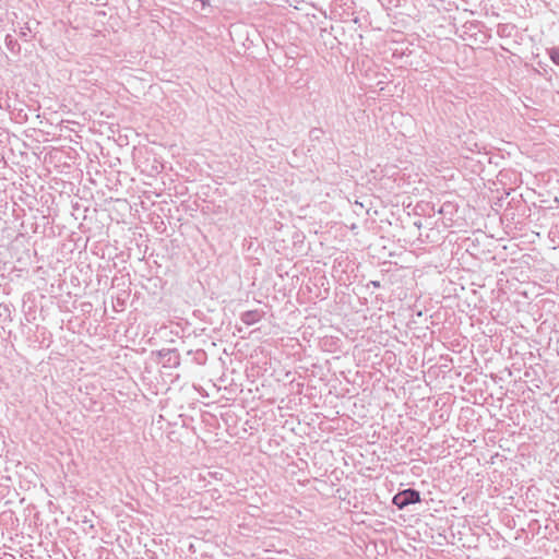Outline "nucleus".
<instances>
[{"label": "nucleus", "mask_w": 559, "mask_h": 559, "mask_svg": "<svg viewBox=\"0 0 559 559\" xmlns=\"http://www.w3.org/2000/svg\"><path fill=\"white\" fill-rule=\"evenodd\" d=\"M420 502V493L414 489H405L393 497V503L399 509H404L405 507L414 503Z\"/></svg>", "instance_id": "f257e3e1"}, {"label": "nucleus", "mask_w": 559, "mask_h": 559, "mask_svg": "<svg viewBox=\"0 0 559 559\" xmlns=\"http://www.w3.org/2000/svg\"><path fill=\"white\" fill-rule=\"evenodd\" d=\"M550 58H551V60H552L555 63L559 64V50H558V49H552V50L550 51Z\"/></svg>", "instance_id": "f03ea898"}]
</instances>
